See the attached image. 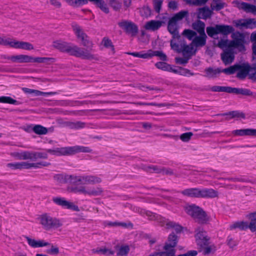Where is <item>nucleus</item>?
<instances>
[{"label": "nucleus", "instance_id": "50", "mask_svg": "<svg viewBox=\"0 0 256 256\" xmlns=\"http://www.w3.org/2000/svg\"><path fill=\"white\" fill-rule=\"evenodd\" d=\"M48 152H34V160L38 159H47L48 158Z\"/></svg>", "mask_w": 256, "mask_h": 256}, {"label": "nucleus", "instance_id": "31", "mask_svg": "<svg viewBox=\"0 0 256 256\" xmlns=\"http://www.w3.org/2000/svg\"><path fill=\"white\" fill-rule=\"evenodd\" d=\"M90 2H92L98 8H100L102 11L105 14L109 13V8L105 2L104 0H88Z\"/></svg>", "mask_w": 256, "mask_h": 256}, {"label": "nucleus", "instance_id": "61", "mask_svg": "<svg viewBox=\"0 0 256 256\" xmlns=\"http://www.w3.org/2000/svg\"><path fill=\"white\" fill-rule=\"evenodd\" d=\"M250 78L252 80H256V64H254L253 66H250Z\"/></svg>", "mask_w": 256, "mask_h": 256}, {"label": "nucleus", "instance_id": "27", "mask_svg": "<svg viewBox=\"0 0 256 256\" xmlns=\"http://www.w3.org/2000/svg\"><path fill=\"white\" fill-rule=\"evenodd\" d=\"M232 134L236 136H256V129H240L233 131Z\"/></svg>", "mask_w": 256, "mask_h": 256}, {"label": "nucleus", "instance_id": "30", "mask_svg": "<svg viewBox=\"0 0 256 256\" xmlns=\"http://www.w3.org/2000/svg\"><path fill=\"white\" fill-rule=\"evenodd\" d=\"M238 228L240 230H245L248 228V223L244 221H238L232 222L230 225L229 229L234 230Z\"/></svg>", "mask_w": 256, "mask_h": 256}, {"label": "nucleus", "instance_id": "26", "mask_svg": "<svg viewBox=\"0 0 256 256\" xmlns=\"http://www.w3.org/2000/svg\"><path fill=\"white\" fill-rule=\"evenodd\" d=\"M213 12L212 9H210L208 7L204 6L198 9V18L207 20L211 17Z\"/></svg>", "mask_w": 256, "mask_h": 256}, {"label": "nucleus", "instance_id": "23", "mask_svg": "<svg viewBox=\"0 0 256 256\" xmlns=\"http://www.w3.org/2000/svg\"><path fill=\"white\" fill-rule=\"evenodd\" d=\"M221 115L225 116L227 119L236 118L238 120H241L246 118L245 114L243 112L239 110H233L224 113Z\"/></svg>", "mask_w": 256, "mask_h": 256}, {"label": "nucleus", "instance_id": "53", "mask_svg": "<svg viewBox=\"0 0 256 256\" xmlns=\"http://www.w3.org/2000/svg\"><path fill=\"white\" fill-rule=\"evenodd\" d=\"M193 134L192 132H186L180 134V138L183 142H186L190 141Z\"/></svg>", "mask_w": 256, "mask_h": 256}, {"label": "nucleus", "instance_id": "3", "mask_svg": "<svg viewBox=\"0 0 256 256\" xmlns=\"http://www.w3.org/2000/svg\"><path fill=\"white\" fill-rule=\"evenodd\" d=\"M140 212L141 214H145L150 220L157 221L166 228H173L176 233H179L182 230V226L174 222L166 219L150 211L142 210Z\"/></svg>", "mask_w": 256, "mask_h": 256}, {"label": "nucleus", "instance_id": "1", "mask_svg": "<svg viewBox=\"0 0 256 256\" xmlns=\"http://www.w3.org/2000/svg\"><path fill=\"white\" fill-rule=\"evenodd\" d=\"M54 46L60 51L78 58L86 60H96V56L90 54L88 50L76 46L70 45L66 42H55Z\"/></svg>", "mask_w": 256, "mask_h": 256}, {"label": "nucleus", "instance_id": "57", "mask_svg": "<svg viewBox=\"0 0 256 256\" xmlns=\"http://www.w3.org/2000/svg\"><path fill=\"white\" fill-rule=\"evenodd\" d=\"M102 44L106 48H110L112 50H114V46H113L112 40L106 37H104L102 40Z\"/></svg>", "mask_w": 256, "mask_h": 256}, {"label": "nucleus", "instance_id": "48", "mask_svg": "<svg viewBox=\"0 0 256 256\" xmlns=\"http://www.w3.org/2000/svg\"><path fill=\"white\" fill-rule=\"evenodd\" d=\"M208 0H185L188 4L195 6H200L205 4Z\"/></svg>", "mask_w": 256, "mask_h": 256}, {"label": "nucleus", "instance_id": "13", "mask_svg": "<svg viewBox=\"0 0 256 256\" xmlns=\"http://www.w3.org/2000/svg\"><path fill=\"white\" fill-rule=\"evenodd\" d=\"M72 26L75 34L78 38L80 39L84 46L86 47H90L92 46V42L87 39V35L84 32L80 26L74 22L72 24Z\"/></svg>", "mask_w": 256, "mask_h": 256}, {"label": "nucleus", "instance_id": "35", "mask_svg": "<svg viewBox=\"0 0 256 256\" xmlns=\"http://www.w3.org/2000/svg\"><path fill=\"white\" fill-rule=\"evenodd\" d=\"M84 184H96L102 182L101 178L96 176H84Z\"/></svg>", "mask_w": 256, "mask_h": 256}, {"label": "nucleus", "instance_id": "9", "mask_svg": "<svg viewBox=\"0 0 256 256\" xmlns=\"http://www.w3.org/2000/svg\"><path fill=\"white\" fill-rule=\"evenodd\" d=\"M206 31L209 36L213 38L218 34L227 36L234 31V29L230 25L216 24L215 26H208Z\"/></svg>", "mask_w": 256, "mask_h": 256}, {"label": "nucleus", "instance_id": "47", "mask_svg": "<svg viewBox=\"0 0 256 256\" xmlns=\"http://www.w3.org/2000/svg\"><path fill=\"white\" fill-rule=\"evenodd\" d=\"M14 40H12L10 38H6L2 37L0 41V44L4 46H9L14 48Z\"/></svg>", "mask_w": 256, "mask_h": 256}, {"label": "nucleus", "instance_id": "25", "mask_svg": "<svg viewBox=\"0 0 256 256\" xmlns=\"http://www.w3.org/2000/svg\"><path fill=\"white\" fill-rule=\"evenodd\" d=\"M207 36L206 34H199V36L196 35L193 40L192 42V44L196 47H202L206 45V42Z\"/></svg>", "mask_w": 256, "mask_h": 256}, {"label": "nucleus", "instance_id": "56", "mask_svg": "<svg viewBox=\"0 0 256 256\" xmlns=\"http://www.w3.org/2000/svg\"><path fill=\"white\" fill-rule=\"evenodd\" d=\"M152 57L154 56H158L163 61L166 60V56L162 52L159 50L154 51L152 50Z\"/></svg>", "mask_w": 256, "mask_h": 256}, {"label": "nucleus", "instance_id": "64", "mask_svg": "<svg viewBox=\"0 0 256 256\" xmlns=\"http://www.w3.org/2000/svg\"><path fill=\"white\" fill-rule=\"evenodd\" d=\"M132 0H122V9L126 10L132 5Z\"/></svg>", "mask_w": 256, "mask_h": 256}, {"label": "nucleus", "instance_id": "19", "mask_svg": "<svg viewBox=\"0 0 256 256\" xmlns=\"http://www.w3.org/2000/svg\"><path fill=\"white\" fill-rule=\"evenodd\" d=\"M200 198H213L218 196V192L211 188H200Z\"/></svg>", "mask_w": 256, "mask_h": 256}, {"label": "nucleus", "instance_id": "7", "mask_svg": "<svg viewBox=\"0 0 256 256\" xmlns=\"http://www.w3.org/2000/svg\"><path fill=\"white\" fill-rule=\"evenodd\" d=\"M186 212L201 223H206L209 220V217L200 207L194 204L189 205L185 208Z\"/></svg>", "mask_w": 256, "mask_h": 256}, {"label": "nucleus", "instance_id": "2", "mask_svg": "<svg viewBox=\"0 0 256 256\" xmlns=\"http://www.w3.org/2000/svg\"><path fill=\"white\" fill-rule=\"evenodd\" d=\"M46 150L50 154L57 156H70L79 152H92V150L89 147L81 146L56 148L54 149H47Z\"/></svg>", "mask_w": 256, "mask_h": 256}, {"label": "nucleus", "instance_id": "18", "mask_svg": "<svg viewBox=\"0 0 256 256\" xmlns=\"http://www.w3.org/2000/svg\"><path fill=\"white\" fill-rule=\"evenodd\" d=\"M221 59L225 65L232 64L234 59V54L232 48H226L221 54Z\"/></svg>", "mask_w": 256, "mask_h": 256}, {"label": "nucleus", "instance_id": "11", "mask_svg": "<svg viewBox=\"0 0 256 256\" xmlns=\"http://www.w3.org/2000/svg\"><path fill=\"white\" fill-rule=\"evenodd\" d=\"M40 222L43 227L47 230L52 228H57L62 226V222L58 219L44 214L40 218Z\"/></svg>", "mask_w": 256, "mask_h": 256}, {"label": "nucleus", "instance_id": "36", "mask_svg": "<svg viewBox=\"0 0 256 256\" xmlns=\"http://www.w3.org/2000/svg\"><path fill=\"white\" fill-rule=\"evenodd\" d=\"M226 4L222 2L220 0H212L210 4V8L212 11L216 10L219 11L224 7Z\"/></svg>", "mask_w": 256, "mask_h": 256}, {"label": "nucleus", "instance_id": "59", "mask_svg": "<svg viewBox=\"0 0 256 256\" xmlns=\"http://www.w3.org/2000/svg\"><path fill=\"white\" fill-rule=\"evenodd\" d=\"M28 132H34L38 134H45L48 132V129H25Z\"/></svg>", "mask_w": 256, "mask_h": 256}, {"label": "nucleus", "instance_id": "15", "mask_svg": "<svg viewBox=\"0 0 256 256\" xmlns=\"http://www.w3.org/2000/svg\"><path fill=\"white\" fill-rule=\"evenodd\" d=\"M177 243L178 236L174 234V233H172L168 237V241L164 246V250L166 252H169L170 253L172 252V256H174L175 250L174 248Z\"/></svg>", "mask_w": 256, "mask_h": 256}, {"label": "nucleus", "instance_id": "55", "mask_svg": "<svg viewBox=\"0 0 256 256\" xmlns=\"http://www.w3.org/2000/svg\"><path fill=\"white\" fill-rule=\"evenodd\" d=\"M163 0H153L154 8L157 13H160L162 8Z\"/></svg>", "mask_w": 256, "mask_h": 256}, {"label": "nucleus", "instance_id": "22", "mask_svg": "<svg viewBox=\"0 0 256 256\" xmlns=\"http://www.w3.org/2000/svg\"><path fill=\"white\" fill-rule=\"evenodd\" d=\"M20 170L30 169L32 168H40L42 166H48L50 165V163L46 162L38 163H31L28 162H20Z\"/></svg>", "mask_w": 256, "mask_h": 256}, {"label": "nucleus", "instance_id": "17", "mask_svg": "<svg viewBox=\"0 0 256 256\" xmlns=\"http://www.w3.org/2000/svg\"><path fill=\"white\" fill-rule=\"evenodd\" d=\"M235 25L236 27L254 29L256 28V20L254 18L240 19L236 22Z\"/></svg>", "mask_w": 256, "mask_h": 256}, {"label": "nucleus", "instance_id": "38", "mask_svg": "<svg viewBox=\"0 0 256 256\" xmlns=\"http://www.w3.org/2000/svg\"><path fill=\"white\" fill-rule=\"evenodd\" d=\"M87 188V195L90 196H98L100 195L102 192V190L100 187H88Z\"/></svg>", "mask_w": 256, "mask_h": 256}, {"label": "nucleus", "instance_id": "58", "mask_svg": "<svg viewBox=\"0 0 256 256\" xmlns=\"http://www.w3.org/2000/svg\"><path fill=\"white\" fill-rule=\"evenodd\" d=\"M218 46L222 48L223 49L224 48H232V47L229 46V42L228 40H220L218 44Z\"/></svg>", "mask_w": 256, "mask_h": 256}, {"label": "nucleus", "instance_id": "32", "mask_svg": "<svg viewBox=\"0 0 256 256\" xmlns=\"http://www.w3.org/2000/svg\"><path fill=\"white\" fill-rule=\"evenodd\" d=\"M246 217L250 220L248 228L252 232H254L256 230V212L250 213L246 215Z\"/></svg>", "mask_w": 256, "mask_h": 256}, {"label": "nucleus", "instance_id": "34", "mask_svg": "<svg viewBox=\"0 0 256 256\" xmlns=\"http://www.w3.org/2000/svg\"><path fill=\"white\" fill-rule=\"evenodd\" d=\"M192 28L196 30L199 34H204L205 33V24L204 23L200 20H198L192 24Z\"/></svg>", "mask_w": 256, "mask_h": 256}, {"label": "nucleus", "instance_id": "20", "mask_svg": "<svg viewBox=\"0 0 256 256\" xmlns=\"http://www.w3.org/2000/svg\"><path fill=\"white\" fill-rule=\"evenodd\" d=\"M234 3L238 5L240 9L244 10L246 12H251L254 15H256V6L245 2H240L238 0H235Z\"/></svg>", "mask_w": 256, "mask_h": 256}, {"label": "nucleus", "instance_id": "5", "mask_svg": "<svg viewBox=\"0 0 256 256\" xmlns=\"http://www.w3.org/2000/svg\"><path fill=\"white\" fill-rule=\"evenodd\" d=\"M8 60H10L13 62L18 63H46L48 62L53 60L54 58L46 57L34 58L26 54H18L5 57Z\"/></svg>", "mask_w": 256, "mask_h": 256}, {"label": "nucleus", "instance_id": "51", "mask_svg": "<svg viewBox=\"0 0 256 256\" xmlns=\"http://www.w3.org/2000/svg\"><path fill=\"white\" fill-rule=\"evenodd\" d=\"M22 160H34V152H29V151H24L22 152V155H21Z\"/></svg>", "mask_w": 256, "mask_h": 256}, {"label": "nucleus", "instance_id": "54", "mask_svg": "<svg viewBox=\"0 0 256 256\" xmlns=\"http://www.w3.org/2000/svg\"><path fill=\"white\" fill-rule=\"evenodd\" d=\"M70 5L76 6L86 3V0H64Z\"/></svg>", "mask_w": 256, "mask_h": 256}, {"label": "nucleus", "instance_id": "60", "mask_svg": "<svg viewBox=\"0 0 256 256\" xmlns=\"http://www.w3.org/2000/svg\"><path fill=\"white\" fill-rule=\"evenodd\" d=\"M168 65V64L164 62H157L155 64V66L156 68L164 71H166Z\"/></svg>", "mask_w": 256, "mask_h": 256}, {"label": "nucleus", "instance_id": "10", "mask_svg": "<svg viewBox=\"0 0 256 256\" xmlns=\"http://www.w3.org/2000/svg\"><path fill=\"white\" fill-rule=\"evenodd\" d=\"M232 40L229 42V46L237 48L240 50H244L245 36L244 34L238 31L231 32Z\"/></svg>", "mask_w": 256, "mask_h": 256}, {"label": "nucleus", "instance_id": "4", "mask_svg": "<svg viewBox=\"0 0 256 256\" xmlns=\"http://www.w3.org/2000/svg\"><path fill=\"white\" fill-rule=\"evenodd\" d=\"M195 238L196 244L200 251H202L204 254H207L211 252L208 246L209 238L206 232L202 228H198L195 230Z\"/></svg>", "mask_w": 256, "mask_h": 256}, {"label": "nucleus", "instance_id": "39", "mask_svg": "<svg viewBox=\"0 0 256 256\" xmlns=\"http://www.w3.org/2000/svg\"><path fill=\"white\" fill-rule=\"evenodd\" d=\"M94 253L98 254H104L106 256H110L114 254V252L110 249L106 248H97L92 250Z\"/></svg>", "mask_w": 256, "mask_h": 256}, {"label": "nucleus", "instance_id": "43", "mask_svg": "<svg viewBox=\"0 0 256 256\" xmlns=\"http://www.w3.org/2000/svg\"><path fill=\"white\" fill-rule=\"evenodd\" d=\"M0 103L16 105L18 102L16 100L13 99L10 96H0Z\"/></svg>", "mask_w": 256, "mask_h": 256}, {"label": "nucleus", "instance_id": "14", "mask_svg": "<svg viewBox=\"0 0 256 256\" xmlns=\"http://www.w3.org/2000/svg\"><path fill=\"white\" fill-rule=\"evenodd\" d=\"M53 202L58 205L64 208L72 210L74 211H79L78 207L73 202L66 200L63 198L55 197L52 198Z\"/></svg>", "mask_w": 256, "mask_h": 256}, {"label": "nucleus", "instance_id": "41", "mask_svg": "<svg viewBox=\"0 0 256 256\" xmlns=\"http://www.w3.org/2000/svg\"><path fill=\"white\" fill-rule=\"evenodd\" d=\"M110 6L115 11H120L122 8V2L120 0H108Z\"/></svg>", "mask_w": 256, "mask_h": 256}, {"label": "nucleus", "instance_id": "62", "mask_svg": "<svg viewBox=\"0 0 256 256\" xmlns=\"http://www.w3.org/2000/svg\"><path fill=\"white\" fill-rule=\"evenodd\" d=\"M108 225L110 226H120L124 228H127L130 226H132L130 223L120 222H109Z\"/></svg>", "mask_w": 256, "mask_h": 256}, {"label": "nucleus", "instance_id": "16", "mask_svg": "<svg viewBox=\"0 0 256 256\" xmlns=\"http://www.w3.org/2000/svg\"><path fill=\"white\" fill-rule=\"evenodd\" d=\"M235 25L236 27L254 29L256 28V20L254 18L240 19L236 22Z\"/></svg>", "mask_w": 256, "mask_h": 256}, {"label": "nucleus", "instance_id": "63", "mask_svg": "<svg viewBox=\"0 0 256 256\" xmlns=\"http://www.w3.org/2000/svg\"><path fill=\"white\" fill-rule=\"evenodd\" d=\"M6 166L12 170H20V162L8 163L6 164Z\"/></svg>", "mask_w": 256, "mask_h": 256}, {"label": "nucleus", "instance_id": "37", "mask_svg": "<svg viewBox=\"0 0 256 256\" xmlns=\"http://www.w3.org/2000/svg\"><path fill=\"white\" fill-rule=\"evenodd\" d=\"M231 93L236 94H240L244 96H251L252 94V92L248 89L232 87L230 94Z\"/></svg>", "mask_w": 256, "mask_h": 256}, {"label": "nucleus", "instance_id": "8", "mask_svg": "<svg viewBox=\"0 0 256 256\" xmlns=\"http://www.w3.org/2000/svg\"><path fill=\"white\" fill-rule=\"evenodd\" d=\"M168 30L172 34V38L170 40L171 48L174 50H178L179 44L176 43V41H180L182 37L178 33L177 22L170 18L168 22Z\"/></svg>", "mask_w": 256, "mask_h": 256}, {"label": "nucleus", "instance_id": "33", "mask_svg": "<svg viewBox=\"0 0 256 256\" xmlns=\"http://www.w3.org/2000/svg\"><path fill=\"white\" fill-rule=\"evenodd\" d=\"M204 71L206 74V76L210 78H216L220 73L224 72L220 68L214 69L211 67L206 68Z\"/></svg>", "mask_w": 256, "mask_h": 256}, {"label": "nucleus", "instance_id": "46", "mask_svg": "<svg viewBox=\"0 0 256 256\" xmlns=\"http://www.w3.org/2000/svg\"><path fill=\"white\" fill-rule=\"evenodd\" d=\"M70 182L74 184H84V176H70Z\"/></svg>", "mask_w": 256, "mask_h": 256}, {"label": "nucleus", "instance_id": "28", "mask_svg": "<svg viewBox=\"0 0 256 256\" xmlns=\"http://www.w3.org/2000/svg\"><path fill=\"white\" fill-rule=\"evenodd\" d=\"M14 48L30 50L34 49V46L28 42L15 40Z\"/></svg>", "mask_w": 256, "mask_h": 256}, {"label": "nucleus", "instance_id": "42", "mask_svg": "<svg viewBox=\"0 0 256 256\" xmlns=\"http://www.w3.org/2000/svg\"><path fill=\"white\" fill-rule=\"evenodd\" d=\"M188 14V10H181L178 12L176 14L170 18L174 22H178V20H182L185 16H186Z\"/></svg>", "mask_w": 256, "mask_h": 256}, {"label": "nucleus", "instance_id": "29", "mask_svg": "<svg viewBox=\"0 0 256 256\" xmlns=\"http://www.w3.org/2000/svg\"><path fill=\"white\" fill-rule=\"evenodd\" d=\"M200 188H190L186 189L182 192L184 196L192 198H200Z\"/></svg>", "mask_w": 256, "mask_h": 256}, {"label": "nucleus", "instance_id": "49", "mask_svg": "<svg viewBox=\"0 0 256 256\" xmlns=\"http://www.w3.org/2000/svg\"><path fill=\"white\" fill-rule=\"evenodd\" d=\"M32 94H34L36 96H50L56 95L58 94V92H43L38 90H34V92Z\"/></svg>", "mask_w": 256, "mask_h": 256}, {"label": "nucleus", "instance_id": "44", "mask_svg": "<svg viewBox=\"0 0 256 256\" xmlns=\"http://www.w3.org/2000/svg\"><path fill=\"white\" fill-rule=\"evenodd\" d=\"M196 34H197L196 32L190 29H185L182 33V34L184 36L186 37L190 40L192 41L193 40Z\"/></svg>", "mask_w": 256, "mask_h": 256}, {"label": "nucleus", "instance_id": "24", "mask_svg": "<svg viewBox=\"0 0 256 256\" xmlns=\"http://www.w3.org/2000/svg\"><path fill=\"white\" fill-rule=\"evenodd\" d=\"M162 23L161 20H150L146 23L144 28L146 30L156 31L162 26Z\"/></svg>", "mask_w": 256, "mask_h": 256}, {"label": "nucleus", "instance_id": "21", "mask_svg": "<svg viewBox=\"0 0 256 256\" xmlns=\"http://www.w3.org/2000/svg\"><path fill=\"white\" fill-rule=\"evenodd\" d=\"M28 245L32 248H38L46 246L50 244L43 240H36L28 236H24Z\"/></svg>", "mask_w": 256, "mask_h": 256}, {"label": "nucleus", "instance_id": "40", "mask_svg": "<svg viewBox=\"0 0 256 256\" xmlns=\"http://www.w3.org/2000/svg\"><path fill=\"white\" fill-rule=\"evenodd\" d=\"M210 90L214 92H225L230 94L231 87L214 86H212Z\"/></svg>", "mask_w": 256, "mask_h": 256}, {"label": "nucleus", "instance_id": "45", "mask_svg": "<svg viewBox=\"0 0 256 256\" xmlns=\"http://www.w3.org/2000/svg\"><path fill=\"white\" fill-rule=\"evenodd\" d=\"M117 255L118 256H126L130 251V248L128 245H122L118 248Z\"/></svg>", "mask_w": 256, "mask_h": 256}, {"label": "nucleus", "instance_id": "12", "mask_svg": "<svg viewBox=\"0 0 256 256\" xmlns=\"http://www.w3.org/2000/svg\"><path fill=\"white\" fill-rule=\"evenodd\" d=\"M118 25L127 34H130L132 36H136L138 33V26L132 22L122 20L118 22Z\"/></svg>", "mask_w": 256, "mask_h": 256}, {"label": "nucleus", "instance_id": "6", "mask_svg": "<svg viewBox=\"0 0 256 256\" xmlns=\"http://www.w3.org/2000/svg\"><path fill=\"white\" fill-rule=\"evenodd\" d=\"M250 65L248 63L236 64L228 68L222 69L224 73L232 74L238 72L236 77L240 79H244L250 74Z\"/></svg>", "mask_w": 256, "mask_h": 256}, {"label": "nucleus", "instance_id": "52", "mask_svg": "<svg viewBox=\"0 0 256 256\" xmlns=\"http://www.w3.org/2000/svg\"><path fill=\"white\" fill-rule=\"evenodd\" d=\"M65 126H70V128H84L86 127V124L80 122H78L75 123H65Z\"/></svg>", "mask_w": 256, "mask_h": 256}]
</instances>
